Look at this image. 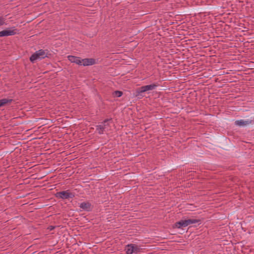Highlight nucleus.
Masks as SVG:
<instances>
[{
	"instance_id": "nucleus-6",
	"label": "nucleus",
	"mask_w": 254,
	"mask_h": 254,
	"mask_svg": "<svg viewBox=\"0 0 254 254\" xmlns=\"http://www.w3.org/2000/svg\"><path fill=\"white\" fill-rule=\"evenodd\" d=\"M156 87L155 84H150L141 87L137 90L138 93H143L148 91L152 90L154 89Z\"/></svg>"
},
{
	"instance_id": "nucleus-9",
	"label": "nucleus",
	"mask_w": 254,
	"mask_h": 254,
	"mask_svg": "<svg viewBox=\"0 0 254 254\" xmlns=\"http://www.w3.org/2000/svg\"><path fill=\"white\" fill-rule=\"evenodd\" d=\"M133 244L127 245L125 249L126 253L127 254H133Z\"/></svg>"
},
{
	"instance_id": "nucleus-7",
	"label": "nucleus",
	"mask_w": 254,
	"mask_h": 254,
	"mask_svg": "<svg viewBox=\"0 0 254 254\" xmlns=\"http://www.w3.org/2000/svg\"><path fill=\"white\" fill-rule=\"evenodd\" d=\"M252 123V121L250 120H240L236 121L235 122V125L239 127H246Z\"/></svg>"
},
{
	"instance_id": "nucleus-4",
	"label": "nucleus",
	"mask_w": 254,
	"mask_h": 254,
	"mask_svg": "<svg viewBox=\"0 0 254 254\" xmlns=\"http://www.w3.org/2000/svg\"><path fill=\"white\" fill-rule=\"evenodd\" d=\"M56 196L62 199H68L73 197L74 194L68 190H66L57 193Z\"/></svg>"
},
{
	"instance_id": "nucleus-11",
	"label": "nucleus",
	"mask_w": 254,
	"mask_h": 254,
	"mask_svg": "<svg viewBox=\"0 0 254 254\" xmlns=\"http://www.w3.org/2000/svg\"><path fill=\"white\" fill-rule=\"evenodd\" d=\"M96 130L100 134L103 133V132L105 131L104 127L103 125H102V124L96 127Z\"/></svg>"
},
{
	"instance_id": "nucleus-10",
	"label": "nucleus",
	"mask_w": 254,
	"mask_h": 254,
	"mask_svg": "<svg viewBox=\"0 0 254 254\" xmlns=\"http://www.w3.org/2000/svg\"><path fill=\"white\" fill-rule=\"evenodd\" d=\"M111 123V120H106L104 121L103 123H102V125L103 126L105 131L109 130L108 126H109Z\"/></svg>"
},
{
	"instance_id": "nucleus-12",
	"label": "nucleus",
	"mask_w": 254,
	"mask_h": 254,
	"mask_svg": "<svg viewBox=\"0 0 254 254\" xmlns=\"http://www.w3.org/2000/svg\"><path fill=\"white\" fill-rule=\"evenodd\" d=\"M11 101V99H2L0 100V107H1L5 104L10 102Z\"/></svg>"
},
{
	"instance_id": "nucleus-14",
	"label": "nucleus",
	"mask_w": 254,
	"mask_h": 254,
	"mask_svg": "<svg viewBox=\"0 0 254 254\" xmlns=\"http://www.w3.org/2000/svg\"><path fill=\"white\" fill-rule=\"evenodd\" d=\"M123 95V93L120 91H116L114 92V95L116 97H120Z\"/></svg>"
},
{
	"instance_id": "nucleus-16",
	"label": "nucleus",
	"mask_w": 254,
	"mask_h": 254,
	"mask_svg": "<svg viewBox=\"0 0 254 254\" xmlns=\"http://www.w3.org/2000/svg\"><path fill=\"white\" fill-rule=\"evenodd\" d=\"M54 228L55 227L54 226H50L49 228L50 230H52L54 229Z\"/></svg>"
},
{
	"instance_id": "nucleus-8",
	"label": "nucleus",
	"mask_w": 254,
	"mask_h": 254,
	"mask_svg": "<svg viewBox=\"0 0 254 254\" xmlns=\"http://www.w3.org/2000/svg\"><path fill=\"white\" fill-rule=\"evenodd\" d=\"M91 204L88 202H82L80 204L79 207L82 209L86 211H89L91 209Z\"/></svg>"
},
{
	"instance_id": "nucleus-2",
	"label": "nucleus",
	"mask_w": 254,
	"mask_h": 254,
	"mask_svg": "<svg viewBox=\"0 0 254 254\" xmlns=\"http://www.w3.org/2000/svg\"><path fill=\"white\" fill-rule=\"evenodd\" d=\"M199 222V220L194 219L181 220L175 224V227L182 228L189 226L190 224L198 223Z\"/></svg>"
},
{
	"instance_id": "nucleus-15",
	"label": "nucleus",
	"mask_w": 254,
	"mask_h": 254,
	"mask_svg": "<svg viewBox=\"0 0 254 254\" xmlns=\"http://www.w3.org/2000/svg\"><path fill=\"white\" fill-rule=\"evenodd\" d=\"M3 24H4V19L2 17H0V26Z\"/></svg>"
},
{
	"instance_id": "nucleus-13",
	"label": "nucleus",
	"mask_w": 254,
	"mask_h": 254,
	"mask_svg": "<svg viewBox=\"0 0 254 254\" xmlns=\"http://www.w3.org/2000/svg\"><path fill=\"white\" fill-rule=\"evenodd\" d=\"M133 253L137 254L140 253L141 251L140 247L136 245H135V244H133Z\"/></svg>"
},
{
	"instance_id": "nucleus-3",
	"label": "nucleus",
	"mask_w": 254,
	"mask_h": 254,
	"mask_svg": "<svg viewBox=\"0 0 254 254\" xmlns=\"http://www.w3.org/2000/svg\"><path fill=\"white\" fill-rule=\"evenodd\" d=\"M47 56V53L43 50H40L33 54L30 58L31 62L34 63L37 60H41Z\"/></svg>"
},
{
	"instance_id": "nucleus-1",
	"label": "nucleus",
	"mask_w": 254,
	"mask_h": 254,
	"mask_svg": "<svg viewBox=\"0 0 254 254\" xmlns=\"http://www.w3.org/2000/svg\"><path fill=\"white\" fill-rule=\"evenodd\" d=\"M67 58L71 63H75L80 65L88 66L95 64V61L93 59H81L79 57L73 56H68Z\"/></svg>"
},
{
	"instance_id": "nucleus-5",
	"label": "nucleus",
	"mask_w": 254,
	"mask_h": 254,
	"mask_svg": "<svg viewBox=\"0 0 254 254\" xmlns=\"http://www.w3.org/2000/svg\"><path fill=\"white\" fill-rule=\"evenodd\" d=\"M16 30L14 28L7 29L0 31V37L14 35L16 34Z\"/></svg>"
}]
</instances>
